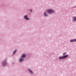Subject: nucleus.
Masks as SVG:
<instances>
[{"instance_id":"1","label":"nucleus","mask_w":76,"mask_h":76,"mask_svg":"<svg viewBox=\"0 0 76 76\" xmlns=\"http://www.w3.org/2000/svg\"><path fill=\"white\" fill-rule=\"evenodd\" d=\"M54 11L52 10H48V13H51L53 12Z\"/></svg>"},{"instance_id":"2","label":"nucleus","mask_w":76,"mask_h":76,"mask_svg":"<svg viewBox=\"0 0 76 76\" xmlns=\"http://www.w3.org/2000/svg\"><path fill=\"white\" fill-rule=\"evenodd\" d=\"M27 16L26 15H25L24 16V18L26 19V20H28L29 19V18H27Z\"/></svg>"},{"instance_id":"3","label":"nucleus","mask_w":76,"mask_h":76,"mask_svg":"<svg viewBox=\"0 0 76 76\" xmlns=\"http://www.w3.org/2000/svg\"><path fill=\"white\" fill-rule=\"evenodd\" d=\"M26 57V55L25 54H23L21 56L22 58H25Z\"/></svg>"},{"instance_id":"4","label":"nucleus","mask_w":76,"mask_h":76,"mask_svg":"<svg viewBox=\"0 0 76 76\" xmlns=\"http://www.w3.org/2000/svg\"><path fill=\"white\" fill-rule=\"evenodd\" d=\"M24 59H23L22 58H20V62H22V61H24Z\"/></svg>"},{"instance_id":"5","label":"nucleus","mask_w":76,"mask_h":76,"mask_svg":"<svg viewBox=\"0 0 76 76\" xmlns=\"http://www.w3.org/2000/svg\"><path fill=\"white\" fill-rule=\"evenodd\" d=\"M44 15L45 16H48V15L47 14H46V12H45V13H44Z\"/></svg>"},{"instance_id":"6","label":"nucleus","mask_w":76,"mask_h":76,"mask_svg":"<svg viewBox=\"0 0 76 76\" xmlns=\"http://www.w3.org/2000/svg\"><path fill=\"white\" fill-rule=\"evenodd\" d=\"M28 70L29 72H30L32 74H33V72L32 71L31 69H28Z\"/></svg>"},{"instance_id":"7","label":"nucleus","mask_w":76,"mask_h":76,"mask_svg":"<svg viewBox=\"0 0 76 76\" xmlns=\"http://www.w3.org/2000/svg\"><path fill=\"white\" fill-rule=\"evenodd\" d=\"M68 56V55H66L63 56V57L64 58H66V57H67Z\"/></svg>"},{"instance_id":"8","label":"nucleus","mask_w":76,"mask_h":76,"mask_svg":"<svg viewBox=\"0 0 76 76\" xmlns=\"http://www.w3.org/2000/svg\"><path fill=\"white\" fill-rule=\"evenodd\" d=\"M59 58L60 59H63V58H64L63 56H62V57H59Z\"/></svg>"},{"instance_id":"9","label":"nucleus","mask_w":76,"mask_h":76,"mask_svg":"<svg viewBox=\"0 0 76 76\" xmlns=\"http://www.w3.org/2000/svg\"><path fill=\"white\" fill-rule=\"evenodd\" d=\"M16 50H15L13 52V54H15V53H16Z\"/></svg>"},{"instance_id":"10","label":"nucleus","mask_w":76,"mask_h":76,"mask_svg":"<svg viewBox=\"0 0 76 76\" xmlns=\"http://www.w3.org/2000/svg\"><path fill=\"white\" fill-rule=\"evenodd\" d=\"M74 21H76V18H74L73 19Z\"/></svg>"},{"instance_id":"11","label":"nucleus","mask_w":76,"mask_h":76,"mask_svg":"<svg viewBox=\"0 0 76 76\" xmlns=\"http://www.w3.org/2000/svg\"><path fill=\"white\" fill-rule=\"evenodd\" d=\"M74 41V40H70V41L71 42H73Z\"/></svg>"},{"instance_id":"12","label":"nucleus","mask_w":76,"mask_h":76,"mask_svg":"<svg viewBox=\"0 0 76 76\" xmlns=\"http://www.w3.org/2000/svg\"><path fill=\"white\" fill-rule=\"evenodd\" d=\"M66 53L65 52V53H63V55H66Z\"/></svg>"},{"instance_id":"13","label":"nucleus","mask_w":76,"mask_h":76,"mask_svg":"<svg viewBox=\"0 0 76 76\" xmlns=\"http://www.w3.org/2000/svg\"><path fill=\"white\" fill-rule=\"evenodd\" d=\"M30 11L31 12H32V10H30Z\"/></svg>"},{"instance_id":"14","label":"nucleus","mask_w":76,"mask_h":76,"mask_svg":"<svg viewBox=\"0 0 76 76\" xmlns=\"http://www.w3.org/2000/svg\"><path fill=\"white\" fill-rule=\"evenodd\" d=\"M74 41H76V39H75L74 40Z\"/></svg>"},{"instance_id":"15","label":"nucleus","mask_w":76,"mask_h":76,"mask_svg":"<svg viewBox=\"0 0 76 76\" xmlns=\"http://www.w3.org/2000/svg\"><path fill=\"white\" fill-rule=\"evenodd\" d=\"M3 65H4V64H3Z\"/></svg>"}]
</instances>
